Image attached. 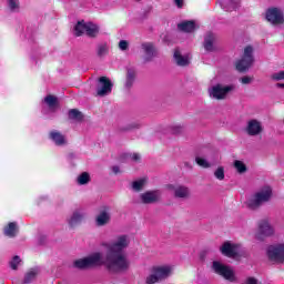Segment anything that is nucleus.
I'll use <instances>...</instances> for the list:
<instances>
[{
  "label": "nucleus",
  "instance_id": "14",
  "mask_svg": "<svg viewBox=\"0 0 284 284\" xmlns=\"http://www.w3.org/2000/svg\"><path fill=\"white\" fill-rule=\"evenodd\" d=\"M168 190L173 192L175 199H190V189L181 184H170Z\"/></svg>",
  "mask_w": 284,
  "mask_h": 284
},
{
  "label": "nucleus",
  "instance_id": "18",
  "mask_svg": "<svg viewBox=\"0 0 284 284\" xmlns=\"http://www.w3.org/2000/svg\"><path fill=\"white\" fill-rule=\"evenodd\" d=\"M176 65L185 68L190 63V57L181 54V50L176 49L173 54Z\"/></svg>",
  "mask_w": 284,
  "mask_h": 284
},
{
  "label": "nucleus",
  "instance_id": "31",
  "mask_svg": "<svg viewBox=\"0 0 284 284\" xmlns=\"http://www.w3.org/2000/svg\"><path fill=\"white\" fill-rule=\"evenodd\" d=\"M90 182V173L83 172L77 178L78 185H88Z\"/></svg>",
  "mask_w": 284,
  "mask_h": 284
},
{
  "label": "nucleus",
  "instance_id": "9",
  "mask_svg": "<svg viewBox=\"0 0 284 284\" xmlns=\"http://www.w3.org/2000/svg\"><path fill=\"white\" fill-rule=\"evenodd\" d=\"M110 221H112V213L110 206H101L99 213L95 215V226L105 227V225H110Z\"/></svg>",
  "mask_w": 284,
  "mask_h": 284
},
{
  "label": "nucleus",
  "instance_id": "20",
  "mask_svg": "<svg viewBox=\"0 0 284 284\" xmlns=\"http://www.w3.org/2000/svg\"><path fill=\"white\" fill-rule=\"evenodd\" d=\"M83 219H85V213L83 211H74L69 219V225H71V227H74V225H79V223H81Z\"/></svg>",
  "mask_w": 284,
  "mask_h": 284
},
{
  "label": "nucleus",
  "instance_id": "10",
  "mask_svg": "<svg viewBox=\"0 0 284 284\" xmlns=\"http://www.w3.org/2000/svg\"><path fill=\"white\" fill-rule=\"evenodd\" d=\"M265 19L272 26H283L284 23L283 10L278 8H271L266 11Z\"/></svg>",
  "mask_w": 284,
  "mask_h": 284
},
{
  "label": "nucleus",
  "instance_id": "39",
  "mask_svg": "<svg viewBox=\"0 0 284 284\" xmlns=\"http://www.w3.org/2000/svg\"><path fill=\"white\" fill-rule=\"evenodd\" d=\"M119 50L125 52L130 50V42L128 40H121L118 44Z\"/></svg>",
  "mask_w": 284,
  "mask_h": 284
},
{
  "label": "nucleus",
  "instance_id": "6",
  "mask_svg": "<svg viewBox=\"0 0 284 284\" xmlns=\"http://www.w3.org/2000/svg\"><path fill=\"white\" fill-rule=\"evenodd\" d=\"M253 54H254V49L251 45L244 48L242 59L236 62V70L239 72H245V70L250 69V65L254 63Z\"/></svg>",
  "mask_w": 284,
  "mask_h": 284
},
{
  "label": "nucleus",
  "instance_id": "17",
  "mask_svg": "<svg viewBox=\"0 0 284 284\" xmlns=\"http://www.w3.org/2000/svg\"><path fill=\"white\" fill-rule=\"evenodd\" d=\"M204 50H206V52H214L216 50V36L207 33L204 37Z\"/></svg>",
  "mask_w": 284,
  "mask_h": 284
},
{
  "label": "nucleus",
  "instance_id": "26",
  "mask_svg": "<svg viewBox=\"0 0 284 284\" xmlns=\"http://www.w3.org/2000/svg\"><path fill=\"white\" fill-rule=\"evenodd\" d=\"M233 168L237 174H245V172H247V164L241 160H235L233 162Z\"/></svg>",
  "mask_w": 284,
  "mask_h": 284
},
{
  "label": "nucleus",
  "instance_id": "36",
  "mask_svg": "<svg viewBox=\"0 0 284 284\" xmlns=\"http://www.w3.org/2000/svg\"><path fill=\"white\" fill-rule=\"evenodd\" d=\"M8 6L11 12H19V8H20L19 0H8Z\"/></svg>",
  "mask_w": 284,
  "mask_h": 284
},
{
  "label": "nucleus",
  "instance_id": "35",
  "mask_svg": "<svg viewBox=\"0 0 284 284\" xmlns=\"http://www.w3.org/2000/svg\"><path fill=\"white\" fill-rule=\"evenodd\" d=\"M69 119L72 121H81V119H83V114H81L79 110L72 109L69 111Z\"/></svg>",
  "mask_w": 284,
  "mask_h": 284
},
{
  "label": "nucleus",
  "instance_id": "37",
  "mask_svg": "<svg viewBox=\"0 0 284 284\" xmlns=\"http://www.w3.org/2000/svg\"><path fill=\"white\" fill-rule=\"evenodd\" d=\"M125 161H141V155L139 153H126L124 154Z\"/></svg>",
  "mask_w": 284,
  "mask_h": 284
},
{
  "label": "nucleus",
  "instance_id": "44",
  "mask_svg": "<svg viewBox=\"0 0 284 284\" xmlns=\"http://www.w3.org/2000/svg\"><path fill=\"white\" fill-rule=\"evenodd\" d=\"M245 284H258V280L254 277H248L245 282Z\"/></svg>",
  "mask_w": 284,
  "mask_h": 284
},
{
  "label": "nucleus",
  "instance_id": "29",
  "mask_svg": "<svg viewBox=\"0 0 284 284\" xmlns=\"http://www.w3.org/2000/svg\"><path fill=\"white\" fill-rule=\"evenodd\" d=\"M146 183H148V179L142 178L132 183V189L134 190V192H141V190L145 187Z\"/></svg>",
  "mask_w": 284,
  "mask_h": 284
},
{
  "label": "nucleus",
  "instance_id": "15",
  "mask_svg": "<svg viewBox=\"0 0 284 284\" xmlns=\"http://www.w3.org/2000/svg\"><path fill=\"white\" fill-rule=\"evenodd\" d=\"M141 203L150 205L152 203H158L161 201V191H148L140 195Z\"/></svg>",
  "mask_w": 284,
  "mask_h": 284
},
{
  "label": "nucleus",
  "instance_id": "30",
  "mask_svg": "<svg viewBox=\"0 0 284 284\" xmlns=\"http://www.w3.org/2000/svg\"><path fill=\"white\" fill-rule=\"evenodd\" d=\"M44 103L49 105L50 110H54L59 105V101L57 100V97L54 95H47L44 98Z\"/></svg>",
  "mask_w": 284,
  "mask_h": 284
},
{
  "label": "nucleus",
  "instance_id": "12",
  "mask_svg": "<svg viewBox=\"0 0 284 284\" xmlns=\"http://www.w3.org/2000/svg\"><path fill=\"white\" fill-rule=\"evenodd\" d=\"M244 132L248 136H260V134H263V122L251 119L246 122V126L244 129Z\"/></svg>",
  "mask_w": 284,
  "mask_h": 284
},
{
  "label": "nucleus",
  "instance_id": "33",
  "mask_svg": "<svg viewBox=\"0 0 284 284\" xmlns=\"http://www.w3.org/2000/svg\"><path fill=\"white\" fill-rule=\"evenodd\" d=\"M213 174L217 181H225V168L224 166H217Z\"/></svg>",
  "mask_w": 284,
  "mask_h": 284
},
{
  "label": "nucleus",
  "instance_id": "27",
  "mask_svg": "<svg viewBox=\"0 0 284 284\" xmlns=\"http://www.w3.org/2000/svg\"><path fill=\"white\" fill-rule=\"evenodd\" d=\"M17 223L11 222L9 223L6 227H4V234L6 236H9L10 239H12L13 236H17Z\"/></svg>",
  "mask_w": 284,
  "mask_h": 284
},
{
  "label": "nucleus",
  "instance_id": "21",
  "mask_svg": "<svg viewBox=\"0 0 284 284\" xmlns=\"http://www.w3.org/2000/svg\"><path fill=\"white\" fill-rule=\"evenodd\" d=\"M99 32H100L99 24L87 22V31H85L87 37L94 39L99 37Z\"/></svg>",
  "mask_w": 284,
  "mask_h": 284
},
{
  "label": "nucleus",
  "instance_id": "25",
  "mask_svg": "<svg viewBox=\"0 0 284 284\" xmlns=\"http://www.w3.org/2000/svg\"><path fill=\"white\" fill-rule=\"evenodd\" d=\"M179 30H181V32H194V30L196 29V24L194 23V21H184L178 24Z\"/></svg>",
  "mask_w": 284,
  "mask_h": 284
},
{
  "label": "nucleus",
  "instance_id": "45",
  "mask_svg": "<svg viewBox=\"0 0 284 284\" xmlns=\"http://www.w3.org/2000/svg\"><path fill=\"white\" fill-rule=\"evenodd\" d=\"M112 172H113V174H121V169L115 165L112 168Z\"/></svg>",
  "mask_w": 284,
  "mask_h": 284
},
{
  "label": "nucleus",
  "instance_id": "40",
  "mask_svg": "<svg viewBox=\"0 0 284 284\" xmlns=\"http://www.w3.org/2000/svg\"><path fill=\"white\" fill-rule=\"evenodd\" d=\"M272 81H284V71H277L271 74Z\"/></svg>",
  "mask_w": 284,
  "mask_h": 284
},
{
  "label": "nucleus",
  "instance_id": "23",
  "mask_svg": "<svg viewBox=\"0 0 284 284\" xmlns=\"http://www.w3.org/2000/svg\"><path fill=\"white\" fill-rule=\"evenodd\" d=\"M220 3L223 10L231 11L239 8V3H241V0H220Z\"/></svg>",
  "mask_w": 284,
  "mask_h": 284
},
{
  "label": "nucleus",
  "instance_id": "41",
  "mask_svg": "<svg viewBox=\"0 0 284 284\" xmlns=\"http://www.w3.org/2000/svg\"><path fill=\"white\" fill-rule=\"evenodd\" d=\"M253 81H254V78L250 75H244L240 78V83H242V85H250V83H253Z\"/></svg>",
  "mask_w": 284,
  "mask_h": 284
},
{
  "label": "nucleus",
  "instance_id": "24",
  "mask_svg": "<svg viewBox=\"0 0 284 284\" xmlns=\"http://www.w3.org/2000/svg\"><path fill=\"white\" fill-rule=\"evenodd\" d=\"M141 48H142V52H144L145 54V60L150 61V59L154 57V52H155L154 44L146 42V43H142Z\"/></svg>",
  "mask_w": 284,
  "mask_h": 284
},
{
  "label": "nucleus",
  "instance_id": "16",
  "mask_svg": "<svg viewBox=\"0 0 284 284\" xmlns=\"http://www.w3.org/2000/svg\"><path fill=\"white\" fill-rule=\"evenodd\" d=\"M49 139L54 143V145H58L60 148H63V145H68V138L61 131L52 130L49 132Z\"/></svg>",
  "mask_w": 284,
  "mask_h": 284
},
{
  "label": "nucleus",
  "instance_id": "47",
  "mask_svg": "<svg viewBox=\"0 0 284 284\" xmlns=\"http://www.w3.org/2000/svg\"><path fill=\"white\" fill-rule=\"evenodd\" d=\"M176 132H181V126H178V130H176Z\"/></svg>",
  "mask_w": 284,
  "mask_h": 284
},
{
  "label": "nucleus",
  "instance_id": "28",
  "mask_svg": "<svg viewBox=\"0 0 284 284\" xmlns=\"http://www.w3.org/2000/svg\"><path fill=\"white\" fill-rule=\"evenodd\" d=\"M88 28V22H78L74 27L75 37H81V34H85Z\"/></svg>",
  "mask_w": 284,
  "mask_h": 284
},
{
  "label": "nucleus",
  "instance_id": "2",
  "mask_svg": "<svg viewBox=\"0 0 284 284\" xmlns=\"http://www.w3.org/2000/svg\"><path fill=\"white\" fill-rule=\"evenodd\" d=\"M272 196H274L272 186L264 185L247 197L245 206L247 210H258L260 207H263L265 203H270L272 201Z\"/></svg>",
  "mask_w": 284,
  "mask_h": 284
},
{
  "label": "nucleus",
  "instance_id": "43",
  "mask_svg": "<svg viewBox=\"0 0 284 284\" xmlns=\"http://www.w3.org/2000/svg\"><path fill=\"white\" fill-rule=\"evenodd\" d=\"M173 3L176 6V8H183V6H185L184 0H173Z\"/></svg>",
  "mask_w": 284,
  "mask_h": 284
},
{
  "label": "nucleus",
  "instance_id": "3",
  "mask_svg": "<svg viewBox=\"0 0 284 284\" xmlns=\"http://www.w3.org/2000/svg\"><path fill=\"white\" fill-rule=\"evenodd\" d=\"M173 267L171 265H158L151 268V273L145 277L146 284L163 283L165 278L172 276Z\"/></svg>",
  "mask_w": 284,
  "mask_h": 284
},
{
  "label": "nucleus",
  "instance_id": "38",
  "mask_svg": "<svg viewBox=\"0 0 284 284\" xmlns=\"http://www.w3.org/2000/svg\"><path fill=\"white\" fill-rule=\"evenodd\" d=\"M19 265H21V257L14 256L10 262L11 270H19Z\"/></svg>",
  "mask_w": 284,
  "mask_h": 284
},
{
  "label": "nucleus",
  "instance_id": "8",
  "mask_svg": "<svg viewBox=\"0 0 284 284\" xmlns=\"http://www.w3.org/2000/svg\"><path fill=\"white\" fill-rule=\"evenodd\" d=\"M267 236H274V227L272 226V224H270V221L262 220L258 222L255 239L257 241H265Z\"/></svg>",
  "mask_w": 284,
  "mask_h": 284
},
{
  "label": "nucleus",
  "instance_id": "5",
  "mask_svg": "<svg viewBox=\"0 0 284 284\" xmlns=\"http://www.w3.org/2000/svg\"><path fill=\"white\" fill-rule=\"evenodd\" d=\"M235 89L236 87H234V84L224 85L217 83L209 89V94L211 99H215L216 101H223L227 99V94H230V92H234Z\"/></svg>",
  "mask_w": 284,
  "mask_h": 284
},
{
  "label": "nucleus",
  "instance_id": "11",
  "mask_svg": "<svg viewBox=\"0 0 284 284\" xmlns=\"http://www.w3.org/2000/svg\"><path fill=\"white\" fill-rule=\"evenodd\" d=\"M267 257L275 263L284 262V244L271 245L267 248Z\"/></svg>",
  "mask_w": 284,
  "mask_h": 284
},
{
  "label": "nucleus",
  "instance_id": "34",
  "mask_svg": "<svg viewBox=\"0 0 284 284\" xmlns=\"http://www.w3.org/2000/svg\"><path fill=\"white\" fill-rule=\"evenodd\" d=\"M195 162L200 165V168H204V170L212 168V163H210V161L203 156H196Z\"/></svg>",
  "mask_w": 284,
  "mask_h": 284
},
{
  "label": "nucleus",
  "instance_id": "13",
  "mask_svg": "<svg viewBox=\"0 0 284 284\" xmlns=\"http://www.w3.org/2000/svg\"><path fill=\"white\" fill-rule=\"evenodd\" d=\"M112 93V81L105 77H101L99 79L97 85V95L98 97H108V94Z\"/></svg>",
  "mask_w": 284,
  "mask_h": 284
},
{
  "label": "nucleus",
  "instance_id": "1",
  "mask_svg": "<svg viewBox=\"0 0 284 284\" xmlns=\"http://www.w3.org/2000/svg\"><path fill=\"white\" fill-rule=\"evenodd\" d=\"M105 255L102 252H93L90 255L75 260L74 267L78 270H88L89 267H105L110 274H119L130 268V260L125 255V250L130 247V236L118 235L111 242H102Z\"/></svg>",
  "mask_w": 284,
  "mask_h": 284
},
{
  "label": "nucleus",
  "instance_id": "7",
  "mask_svg": "<svg viewBox=\"0 0 284 284\" xmlns=\"http://www.w3.org/2000/svg\"><path fill=\"white\" fill-rule=\"evenodd\" d=\"M241 244H236L231 241H226L220 246L221 254H223V256H227V258H236V256L241 254Z\"/></svg>",
  "mask_w": 284,
  "mask_h": 284
},
{
  "label": "nucleus",
  "instance_id": "4",
  "mask_svg": "<svg viewBox=\"0 0 284 284\" xmlns=\"http://www.w3.org/2000/svg\"><path fill=\"white\" fill-rule=\"evenodd\" d=\"M212 272L217 274V276H222L225 281H230V283H236V272L232 266L224 264L221 261H213L211 265Z\"/></svg>",
  "mask_w": 284,
  "mask_h": 284
},
{
  "label": "nucleus",
  "instance_id": "46",
  "mask_svg": "<svg viewBox=\"0 0 284 284\" xmlns=\"http://www.w3.org/2000/svg\"><path fill=\"white\" fill-rule=\"evenodd\" d=\"M276 88H278L280 90H284V83H277Z\"/></svg>",
  "mask_w": 284,
  "mask_h": 284
},
{
  "label": "nucleus",
  "instance_id": "19",
  "mask_svg": "<svg viewBox=\"0 0 284 284\" xmlns=\"http://www.w3.org/2000/svg\"><path fill=\"white\" fill-rule=\"evenodd\" d=\"M97 57L105 59L110 54V44L108 42H100L95 48Z\"/></svg>",
  "mask_w": 284,
  "mask_h": 284
},
{
  "label": "nucleus",
  "instance_id": "32",
  "mask_svg": "<svg viewBox=\"0 0 284 284\" xmlns=\"http://www.w3.org/2000/svg\"><path fill=\"white\" fill-rule=\"evenodd\" d=\"M39 274V271L37 268H32L24 275V283H32L34 278H37V275Z\"/></svg>",
  "mask_w": 284,
  "mask_h": 284
},
{
  "label": "nucleus",
  "instance_id": "22",
  "mask_svg": "<svg viewBox=\"0 0 284 284\" xmlns=\"http://www.w3.org/2000/svg\"><path fill=\"white\" fill-rule=\"evenodd\" d=\"M134 81H136V70L129 68L126 70L125 88H132L134 85Z\"/></svg>",
  "mask_w": 284,
  "mask_h": 284
},
{
  "label": "nucleus",
  "instance_id": "42",
  "mask_svg": "<svg viewBox=\"0 0 284 284\" xmlns=\"http://www.w3.org/2000/svg\"><path fill=\"white\" fill-rule=\"evenodd\" d=\"M139 128H141V123L132 122L126 126V130H139Z\"/></svg>",
  "mask_w": 284,
  "mask_h": 284
}]
</instances>
